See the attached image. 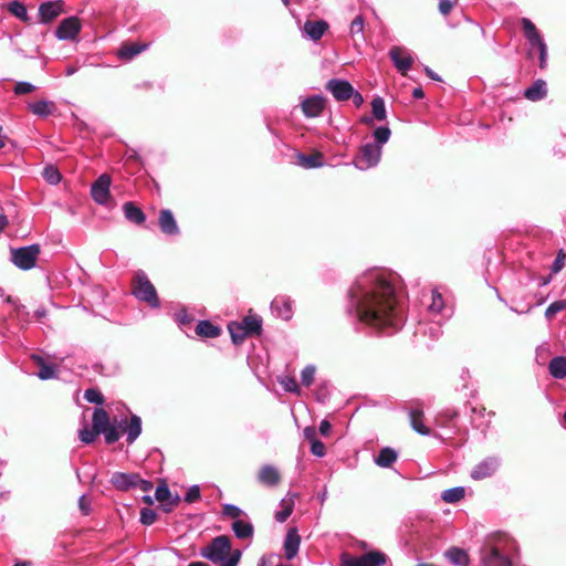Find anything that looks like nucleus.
Masks as SVG:
<instances>
[{"instance_id": "39448f33", "label": "nucleus", "mask_w": 566, "mask_h": 566, "mask_svg": "<svg viewBox=\"0 0 566 566\" xmlns=\"http://www.w3.org/2000/svg\"><path fill=\"white\" fill-rule=\"evenodd\" d=\"M522 28L525 34V38L527 39L531 50L537 49L539 52V67L544 69L546 65V56H547V48L542 39L541 34L538 33L535 24L526 19H522Z\"/></svg>"}, {"instance_id": "e2e57ef3", "label": "nucleus", "mask_w": 566, "mask_h": 566, "mask_svg": "<svg viewBox=\"0 0 566 566\" xmlns=\"http://www.w3.org/2000/svg\"><path fill=\"white\" fill-rule=\"evenodd\" d=\"M304 438L310 441V443L317 440L316 438V429L314 427H306L303 430Z\"/></svg>"}, {"instance_id": "aec40b11", "label": "nucleus", "mask_w": 566, "mask_h": 566, "mask_svg": "<svg viewBox=\"0 0 566 566\" xmlns=\"http://www.w3.org/2000/svg\"><path fill=\"white\" fill-rule=\"evenodd\" d=\"M410 424L415 431L422 436H429L430 429L423 423V411L419 408H411L409 411Z\"/></svg>"}, {"instance_id": "cd10ccee", "label": "nucleus", "mask_w": 566, "mask_h": 566, "mask_svg": "<svg viewBox=\"0 0 566 566\" xmlns=\"http://www.w3.org/2000/svg\"><path fill=\"white\" fill-rule=\"evenodd\" d=\"M125 218L134 223L140 224L145 221V213L133 202H126L123 206Z\"/></svg>"}, {"instance_id": "f8f14e48", "label": "nucleus", "mask_w": 566, "mask_h": 566, "mask_svg": "<svg viewBox=\"0 0 566 566\" xmlns=\"http://www.w3.org/2000/svg\"><path fill=\"white\" fill-rule=\"evenodd\" d=\"M326 88L337 101H347L354 94V87L347 81L331 80L327 83Z\"/></svg>"}, {"instance_id": "c85d7f7f", "label": "nucleus", "mask_w": 566, "mask_h": 566, "mask_svg": "<svg viewBox=\"0 0 566 566\" xmlns=\"http://www.w3.org/2000/svg\"><path fill=\"white\" fill-rule=\"evenodd\" d=\"M297 164L304 168H316L323 166V156L319 153L313 155H297Z\"/></svg>"}, {"instance_id": "bf43d9fd", "label": "nucleus", "mask_w": 566, "mask_h": 566, "mask_svg": "<svg viewBox=\"0 0 566 566\" xmlns=\"http://www.w3.org/2000/svg\"><path fill=\"white\" fill-rule=\"evenodd\" d=\"M34 85L28 82H20L14 87V93L18 95L28 94L34 91Z\"/></svg>"}, {"instance_id": "f03ea898", "label": "nucleus", "mask_w": 566, "mask_h": 566, "mask_svg": "<svg viewBox=\"0 0 566 566\" xmlns=\"http://www.w3.org/2000/svg\"><path fill=\"white\" fill-rule=\"evenodd\" d=\"M202 556L218 566H237L241 558V552L232 549L230 539L221 535L203 548Z\"/></svg>"}, {"instance_id": "603ef678", "label": "nucleus", "mask_w": 566, "mask_h": 566, "mask_svg": "<svg viewBox=\"0 0 566 566\" xmlns=\"http://www.w3.org/2000/svg\"><path fill=\"white\" fill-rule=\"evenodd\" d=\"M235 521L232 523V531H252L253 526L247 518L240 516L239 518H234Z\"/></svg>"}, {"instance_id": "20e7f679", "label": "nucleus", "mask_w": 566, "mask_h": 566, "mask_svg": "<svg viewBox=\"0 0 566 566\" xmlns=\"http://www.w3.org/2000/svg\"><path fill=\"white\" fill-rule=\"evenodd\" d=\"M133 293L138 300L147 302L153 307L159 305L156 290L144 272L136 273L133 282Z\"/></svg>"}, {"instance_id": "423d86ee", "label": "nucleus", "mask_w": 566, "mask_h": 566, "mask_svg": "<svg viewBox=\"0 0 566 566\" xmlns=\"http://www.w3.org/2000/svg\"><path fill=\"white\" fill-rule=\"evenodd\" d=\"M39 254L40 248L36 244L12 249L11 261L21 270H31L35 266Z\"/></svg>"}, {"instance_id": "a878e982", "label": "nucleus", "mask_w": 566, "mask_h": 566, "mask_svg": "<svg viewBox=\"0 0 566 566\" xmlns=\"http://www.w3.org/2000/svg\"><path fill=\"white\" fill-rule=\"evenodd\" d=\"M546 93V83L543 80H537L525 91L524 96L530 101H539L545 97Z\"/></svg>"}, {"instance_id": "393cba45", "label": "nucleus", "mask_w": 566, "mask_h": 566, "mask_svg": "<svg viewBox=\"0 0 566 566\" xmlns=\"http://www.w3.org/2000/svg\"><path fill=\"white\" fill-rule=\"evenodd\" d=\"M29 109L38 116L46 117L55 111V104L51 101H38L29 104Z\"/></svg>"}, {"instance_id": "9d476101", "label": "nucleus", "mask_w": 566, "mask_h": 566, "mask_svg": "<svg viewBox=\"0 0 566 566\" xmlns=\"http://www.w3.org/2000/svg\"><path fill=\"white\" fill-rule=\"evenodd\" d=\"M80 31V20L75 17H71L61 21L55 31V34L60 40H74Z\"/></svg>"}, {"instance_id": "f704fd0d", "label": "nucleus", "mask_w": 566, "mask_h": 566, "mask_svg": "<svg viewBox=\"0 0 566 566\" xmlns=\"http://www.w3.org/2000/svg\"><path fill=\"white\" fill-rule=\"evenodd\" d=\"M125 431L127 432V442L133 443L142 432V420L137 416L130 418Z\"/></svg>"}, {"instance_id": "0eeeda50", "label": "nucleus", "mask_w": 566, "mask_h": 566, "mask_svg": "<svg viewBox=\"0 0 566 566\" xmlns=\"http://www.w3.org/2000/svg\"><path fill=\"white\" fill-rule=\"evenodd\" d=\"M381 156V146L366 144L361 147L359 155L355 159V166L360 170L369 169L376 166Z\"/></svg>"}, {"instance_id": "f3484780", "label": "nucleus", "mask_w": 566, "mask_h": 566, "mask_svg": "<svg viewBox=\"0 0 566 566\" xmlns=\"http://www.w3.org/2000/svg\"><path fill=\"white\" fill-rule=\"evenodd\" d=\"M325 107V99L322 96H312L302 103V109L308 117L318 116Z\"/></svg>"}, {"instance_id": "4468645a", "label": "nucleus", "mask_w": 566, "mask_h": 566, "mask_svg": "<svg viewBox=\"0 0 566 566\" xmlns=\"http://www.w3.org/2000/svg\"><path fill=\"white\" fill-rule=\"evenodd\" d=\"M156 500L169 512L179 503V496L172 495L165 482L160 483L155 492Z\"/></svg>"}, {"instance_id": "69168bd1", "label": "nucleus", "mask_w": 566, "mask_h": 566, "mask_svg": "<svg viewBox=\"0 0 566 566\" xmlns=\"http://www.w3.org/2000/svg\"><path fill=\"white\" fill-rule=\"evenodd\" d=\"M452 8H453V3L450 0H441L439 3V11L443 15L449 14L450 11L452 10Z\"/></svg>"}, {"instance_id": "ea45409f", "label": "nucleus", "mask_w": 566, "mask_h": 566, "mask_svg": "<svg viewBox=\"0 0 566 566\" xmlns=\"http://www.w3.org/2000/svg\"><path fill=\"white\" fill-rule=\"evenodd\" d=\"M8 10L10 11V13H12L14 17L20 19L21 21H24V22L29 21L27 8L22 2L17 1V0L11 1L8 4Z\"/></svg>"}, {"instance_id": "473e14b6", "label": "nucleus", "mask_w": 566, "mask_h": 566, "mask_svg": "<svg viewBox=\"0 0 566 566\" xmlns=\"http://www.w3.org/2000/svg\"><path fill=\"white\" fill-rule=\"evenodd\" d=\"M147 48V44H138V43H130V44H124L118 55L120 59L124 60H132L134 56L143 52Z\"/></svg>"}, {"instance_id": "6ab92c4d", "label": "nucleus", "mask_w": 566, "mask_h": 566, "mask_svg": "<svg viewBox=\"0 0 566 566\" xmlns=\"http://www.w3.org/2000/svg\"><path fill=\"white\" fill-rule=\"evenodd\" d=\"M328 24L323 20L306 21L303 30L305 34L313 41H318L326 32Z\"/></svg>"}, {"instance_id": "72a5a7b5", "label": "nucleus", "mask_w": 566, "mask_h": 566, "mask_svg": "<svg viewBox=\"0 0 566 566\" xmlns=\"http://www.w3.org/2000/svg\"><path fill=\"white\" fill-rule=\"evenodd\" d=\"M549 373L553 377L562 379L566 377V358L555 357L549 363Z\"/></svg>"}, {"instance_id": "0e129e2a", "label": "nucleus", "mask_w": 566, "mask_h": 566, "mask_svg": "<svg viewBox=\"0 0 566 566\" xmlns=\"http://www.w3.org/2000/svg\"><path fill=\"white\" fill-rule=\"evenodd\" d=\"M134 488H138L139 490H142L143 492H149L151 489H153V483L147 481V480H143L139 475H138V482H136L135 486Z\"/></svg>"}, {"instance_id": "b1692460", "label": "nucleus", "mask_w": 566, "mask_h": 566, "mask_svg": "<svg viewBox=\"0 0 566 566\" xmlns=\"http://www.w3.org/2000/svg\"><path fill=\"white\" fill-rule=\"evenodd\" d=\"M444 556L457 566H469V556L464 549L451 547L446 551Z\"/></svg>"}, {"instance_id": "3c124183", "label": "nucleus", "mask_w": 566, "mask_h": 566, "mask_svg": "<svg viewBox=\"0 0 566 566\" xmlns=\"http://www.w3.org/2000/svg\"><path fill=\"white\" fill-rule=\"evenodd\" d=\"M222 514L231 518H239L243 516V512L235 505L224 504L222 507Z\"/></svg>"}, {"instance_id": "dca6fc26", "label": "nucleus", "mask_w": 566, "mask_h": 566, "mask_svg": "<svg viewBox=\"0 0 566 566\" xmlns=\"http://www.w3.org/2000/svg\"><path fill=\"white\" fill-rule=\"evenodd\" d=\"M63 11L62 1H52L42 3L39 8V14L42 22H50Z\"/></svg>"}, {"instance_id": "864d4df0", "label": "nucleus", "mask_w": 566, "mask_h": 566, "mask_svg": "<svg viewBox=\"0 0 566 566\" xmlns=\"http://www.w3.org/2000/svg\"><path fill=\"white\" fill-rule=\"evenodd\" d=\"M156 517L157 514L150 509H143L140 511V522L146 526L151 525L156 521Z\"/></svg>"}, {"instance_id": "f257e3e1", "label": "nucleus", "mask_w": 566, "mask_h": 566, "mask_svg": "<svg viewBox=\"0 0 566 566\" xmlns=\"http://www.w3.org/2000/svg\"><path fill=\"white\" fill-rule=\"evenodd\" d=\"M360 321L377 328H399L402 317L396 308L395 289L389 275L380 270L363 274L350 290Z\"/></svg>"}, {"instance_id": "37998d69", "label": "nucleus", "mask_w": 566, "mask_h": 566, "mask_svg": "<svg viewBox=\"0 0 566 566\" xmlns=\"http://www.w3.org/2000/svg\"><path fill=\"white\" fill-rule=\"evenodd\" d=\"M43 178L51 185H56L61 180V175L57 168L48 166L43 170Z\"/></svg>"}, {"instance_id": "680f3d73", "label": "nucleus", "mask_w": 566, "mask_h": 566, "mask_svg": "<svg viewBox=\"0 0 566 566\" xmlns=\"http://www.w3.org/2000/svg\"><path fill=\"white\" fill-rule=\"evenodd\" d=\"M199 496H200V490H199V488H198V486H192V488H190V489H189V491L187 492L185 500H186V502H188V503H192V502H195L197 499H199Z\"/></svg>"}, {"instance_id": "c756f323", "label": "nucleus", "mask_w": 566, "mask_h": 566, "mask_svg": "<svg viewBox=\"0 0 566 566\" xmlns=\"http://www.w3.org/2000/svg\"><path fill=\"white\" fill-rule=\"evenodd\" d=\"M109 426L107 412L104 409H96L93 415V428L95 431L102 433Z\"/></svg>"}, {"instance_id": "8fccbe9b", "label": "nucleus", "mask_w": 566, "mask_h": 566, "mask_svg": "<svg viewBox=\"0 0 566 566\" xmlns=\"http://www.w3.org/2000/svg\"><path fill=\"white\" fill-rule=\"evenodd\" d=\"M102 433L105 437V441L109 444L116 442L120 437V432L114 426H109Z\"/></svg>"}, {"instance_id": "ddd939ff", "label": "nucleus", "mask_w": 566, "mask_h": 566, "mask_svg": "<svg viewBox=\"0 0 566 566\" xmlns=\"http://www.w3.org/2000/svg\"><path fill=\"white\" fill-rule=\"evenodd\" d=\"M497 467L499 461L496 458H486L474 467L471 471V478L474 480H482L491 476L496 471Z\"/></svg>"}, {"instance_id": "a211bd4d", "label": "nucleus", "mask_w": 566, "mask_h": 566, "mask_svg": "<svg viewBox=\"0 0 566 566\" xmlns=\"http://www.w3.org/2000/svg\"><path fill=\"white\" fill-rule=\"evenodd\" d=\"M271 310L274 315L283 319H289L292 316V304L291 301L279 296L275 297L271 303Z\"/></svg>"}, {"instance_id": "2f4dec72", "label": "nucleus", "mask_w": 566, "mask_h": 566, "mask_svg": "<svg viewBox=\"0 0 566 566\" xmlns=\"http://www.w3.org/2000/svg\"><path fill=\"white\" fill-rule=\"evenodd\" d=\"M397 460V453L394 449L384 448L375 459L377 465L381 468L390 467Z\"/></svg>"}, {"instance_id": "a19ab883", "label": "nucleus", "mask_w": 566, "mask_h": 566, "mask_svg": "<svg viewBox=\"0 0 566 566\" xmlns=\"http://www.w3.org/2000/svg\"><path fill=\"white\" fill-rule=\"evenodd\" d=\"M373 115L378 120L386 119L385 102L381 97H375L371 102Z\"/></svg>"}, {"instance_id": "338daca9", "label": "nucleus", "mask_w": 566, "mask_h": 566, "mask_svg": "<svg viewBox=\"0 0 566 566\" xmlns=\"http://www.w3.org/2000/svg\"><path fill=\"white\" fill-rule=\"evenodd\" d=\"M332 426L327 420H322L319 423V432L322 436L327 437L331 432Z\"/></svg>"}, {"instance_id": "412c9836", "label": "nucleus", "mask_w": 566, "mask_h": 566, "mask_svg": "<svg viewBox=\"0 0 566 566\" xmlns=\"http://www.w3.org/2000/svg\"><path fill=\"white\" fill-rule=\"evenodd\" d=\"M259 481L268 486H274L280 482V473L272 465H264L259 472Z\"/></svg>"}, {"instance_id": "6e6d98bb", "label": "nucleus", "mask_w": 566, "mask_h": 566, "mask_svg": "<svg viewBox=\"0 0 566 566\" xmlns=\"http://www.w3.org/2000/svg\"><path fill=\"white\" fill-rule=\"evenodd\" d=\"M78 509L83 515H88L92 511V499L84 494L78 499Z\"/></svg>"}, {"instance_id": "a18cd8bd", "label": "nucleus", "mask_w": 566, "mask_h": 566, "mask_svg": "<svg viewBox=\"0 0 566 566\" xmlns=\"http://www.w3.org/2000/svg\"><path fill=\"white\" fill-rule=\"evenodd\" d=\"M84 398L92 403L102 405L104 402L103 395L97 389H87L84 392Z\"/></svg>"}, {"instance_id": "4be33fe9", "label": "nucleus", "mask_w": 566, "mask_h": 566, "mask_svg": "<svg viewBox=\"0 0 566 566\" xmlns=\"http://www.w3.org/2000/svg\"><path fill=\"white\" fill-rule=\"evenodd\" d=\"M159 227L166 234H177L178 227L170 210H163L159 214Z\"/></svg>"}, {"instance_id": "de8ad7c7", "label": "nucleus", "mask_w": 566, "mask_h": 566, "mask_svg": "<svg viewBox=\"0 0 566 566\" xmlns=\"http://www.w3.org/2000/svg\"><path fill=\"white\" fill-rule=\"evenodd\" d=\"M364 32V19L361 15H357L350 24V33L353 36L360 35L361 38Z\"/></svg>"}, {"instance_id": "4d7b16f0", "label": "nucleus", "mask_w": 566, "mask_h": 566, "mask_svg": "<svg viewBox=\"0 0 566 566\" xmlns=\"http://www.w3.org/2000/svg\"><path fill=\"white\" fill-rule=\"evenodd\" d=\"M565 260H566V253L563 250H559L557 255H556V259H555V261H554V263L552 265V272L554 274H556L559 271H562V269L565 265Z\"/></svg>"}, {"instance_id": "1a4fd4ad", "label": "nucleus", "mask_w": 566, "mask_h": 566, "mask_svg": "<svg viewBox=\"0 0 566 566\" xmlns=\"http://www.w3.org/2000/svg\"><path fill=\"white\" fill-rule=\"evenodd\" d=\"M112 179L107 174L101 175L92 185L91 195L98 205H106L109 199Z\"/></svg>"}, {"instance_id": "bb28decb", "label": "nucleus", "mask_w": 566, "mask_h": 566, "mask_svg": "<svg viewBox=\"0 0 566 566\" xmlns=\"http://www.w3.org/2000/svg\"><path fill=\"white\" fill-rule=\"evenodd\" d=\"M294 495L287 494L284 499H282L280 503V510L275 513V518L279 522H284L291 515L294 507Z\"/></svg>"}, {"instance_id": "6e6552de", "label": "nucleus", "mask_w": 566, "mask_h": 566, "mask_svg": "<svg viewBox=\"0 0 566 566\" xmlns=\"http://www.w3.org/2000/svg\"><path fill=\"white\" fill-rule=\"evenodd\" d=\"M482 562L484 566H513L512 560L501 551L500 543L482 548Z\"/></svg>"}, {"instance_id": "5fc2aeb1", "label": "nucleus", "mask_w": 566, "mask_h": 566, "mask_svg": "<svg viewBox=\"0 0 566 566\" xmlns=\"http://www.w3.org/2000/svg\"><path fill=\"white\" fill-rule=\"evenodd\" d=\"M375 139L377 140L380 146L388 142L390 137V129L388 127H378L374 132Z\"/></svg>"}, {"instance_id": "79ce46f5", "label": "nucleus", "mask_w": 566, "mask_h": 566, "mask_svg": "<svg viewBox=\"0 0 566 566\" xmlns=\"http://www.w3.org/2000/svg\"><path fill=\"white\" fill-rule=\"evenodd\" d=\"M443 306H444V304H443L441 294L439 292H437L436 290H433L431 292V303L428 306L429 311L432 314H438L442 311Z\"/></svg>"}, {"instance_id": "c9c22d12", "label": "nucleus", "mask_w": 566, "mask_h": 566, "mask_svg": "<svg viewBox=\"0 0 566 566\" xmlns=\"http://www.w3.org/2000/svg\"><path fill=\"white\" fill-rule=\"evenodd\" d=\"M34 361L39 365L40 370L38 373V376L41 379H51L56 377V369L52 365H46L42 357L34 355L33 356Z\"/></svg>"}, {"instance_id": "7ed1b4c3", "label": "nucleus", "mask_w": 566, "mask_h": 566, "mask_svg": "<svg viewBox=\"0 0 566 566\" xmlns=\"http://www.w3.org/2000/svg\"><path fill=\"white\" fill-rule=\"evenodd\" d=\"M387 562V556L379 551H370L361 556H353L349 553L340 555L339 566H382Z\"/></svg>"}, {"instance_id": "2eb2a0df", "label": "nucleus", "mask_w": 566, "mask_h": 566, "mask_svg": "<svg viewBox=\"0 0 566 566\" xmlns=\"http://www.w3.org/2000/svg\"><path fill=\"white\" fill-rule=\"evenodd\" d=\"M111 482L117 490L127 491L138 482V474L116 472L112 475Z\"/></svg>"}, {"instance_id": "49530a36", "label": "nucleus", "mask_w": 566, "mask_h": 566, "mask_svg": "<svg viewBox=\"0 0 566 566\" xmlns=\"http://www.w3.org/2000/svg\"><path fill=\"white\" fill-rule=\"evenodd\" d=\"M280 384L289 392H300L298 385L293 377L285 376L280 380Z\"/></svg>"}, {"instance_id": "4c0bfd02", "label": "nucleus", "mask_w": 566, "mask_h": 566, "mask_svg": "<svg viewBox=\"0 0 566 566\" xmlns=\"http://www.w3.org/2000/svg\"><path fill=\"white\" fill-rule=\"evenodd\" d=\"M241 324L244 326L249 335L259 334L262 327V319L258 316L249 315L243 318Z\"/></svg>"}, {"instance_id": "5701e85b", "label": "nucleus", "mask_w": 566, "mask_h": 566, "mask_svg": "<svg viewBox=\"0 0 566 566\" xmlns=\"http://www.w3.org/2000/svg\"><path fill=\"white\" fill-rule=\"evenodd\" d=\"M301 544V537L298 533H287L283 548L287 559H292L296 556Z\"/></svg>"}, {"instance_id": "774afa93", "label": "nucleus", "mask_w": 566, "mask_h": 566, "mask_svg": "<svg viewBox=\"0 0 566 566\" xmlns=\"http://www.w3.org/2000/svg\"><path fill=\"white\" fill-rule=\"evenodd\" d=\"M272 555L263 556L259 562V566H270L272 564Z\"/></svg>"}, {"instance_id": "e433bc0d", "label": "nucleus", "mask_w": 566, "mask_h": 566, "mask_svg": "<svg viewBox=\"0 0 566 566\" xmlns=\"http://www.w3.org/2000/svg\"><path fill=\"white\" fill-rule=\"evenodd\" d=\"M228 329L230 332V335H231V338H232V342L234 344H241L244 338L249 335L248 332L245 331L244 326L238 322H232L228 325Z\"/></svg>"}, {"instance_id": "7c9ffc66", "label": "nucleus", "mask_w": 566, "mask_h": 566, "mask_svg": "<svg viewBox=\"0 0 566 566\" xmlns=\"http://www.w3.org/2000/svg\"><path fill=\"white\" fill-rule=\"evenodd\" d=\"M196 333L202 337L214 338L220 335V328L208 321H201L196 327Z\"/></svg>"}, {"instance_id": "052dcab7", "label": "nucleus", "mask_w": 566, "mask_h": 566, "mask_svg": "<svg viewBox=\"0 0 566 566\" xmlns=\"http://www.w3.org/2000/svg\"><path fill=\"white\" fill-rule=\"evenodd\" d=\"M311 452L316 457H324L325 455V446L319 440H316L311 443Z\"/></svg>"}, {"instance_id": "c03bdc74", "label": "nucleus", "mask_w": 566, "mask_h": 566, "mask_svg": "<svg viewBox=\"0 0 566 566\" xmlns=\"http://www.w3.org/2000/svg\"><path fill=\"white\" fill-rule=\"evenodd\" d=\"M566 310V300L553 302L545 311L548 319L553 318L558 312Z\"/></svg>"}, {"instance_id": "58836bf2", "label": "nucleus", "mask_w": 566, "mask_h": 566, "mask_svg": "<svg viewBox=\"0 0 566 566\" xmlns=\"http://www.w3.org/2000/svg\"><path fill=\"white\" fill-rule=\"evenodd\" d=\"M465 491L461 486L446 490L441 494V499L447 503H457L464 497Z\"/></svg>"}, {"instance_id": "9b49d317", "label": "nucleus", "mask_w": 566, "mask_h": 566, "mask_svg": "<svg viewBox=\"0 0 566 566\" xmlns=\"http://www.w3.org/2000/svg\"><path fill=\"white\" fill-rule=\"evenodd\" d=\"M389 56L401 74H406L413 63V57L408 50L400 46H394L390 49Z\"/></svg>"}, {"instance_id": "09e8293b", "label": "nucleus", "mask_w": 566, "mask_h": 566, "mask_svg": "<svg viewBox=\"0 0 566 566\" xmlns=\"http://www.w3.org/2000/svg\"><path fill=\"white\" fill-rule=\"evenodd\" d=\"M314 377H315V367L314 366H306L303 370H302V375H301V378H302V384L304 386H311L312 382L314 381Z\"/></svg>"}, {"instance_id": "13d9d810", "label": "nucleus", "mask_w": 566, "mask_h": 566, "mask_svg": "<svg viewBox=\"0 0 566 566\" xmlns=\"http://www.w3.org/2000/svg\"><path fill=\"white\" fill-rule=\"evenodd\" d=\"M99 434L98 432L93 430H90L88 428H84L80 431V440L84 443H91L94 441L95 437Z\"/></svg>"}]
</instances>
